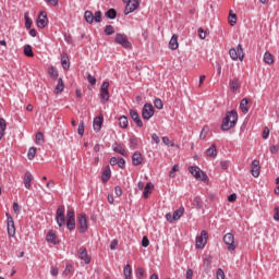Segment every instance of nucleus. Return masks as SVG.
Segmentation results:
<instances>
[{"mask_svg":"<svg viewBox=\"0 0 279 279\" xmlns=\"http://www.w3.org/2000/svg\"><path fill=\"white\" fill-rule=\"evenodd\" d=\"M208 132H210V129L208 126H204L201 131V135H199V138L202 141H206V136H208Z\"/></svg>","mask_w":279,"mask_h":279,"instance_id":"a19ab883","label":"nucleus"},{"mask_svg":"<svg viewBox=\"0 0 279 279\" xmlns=\"http://www.w3.org/2000/svg\"><path fill=\"white\" fill-rule=\"evenodd\" d=\"M198 36H199L201 40L206 39V32H204V28H202V27L198 28Z\"/></svg>","mask_w":279,"mask_h":279,"instance_id":"680f3d73","label":"nucleus"},{"mask_svg":"<svg viewBox=\"0 0 279 279\" xmlns=\"http://www.w3.org/2000/svg\"><path fill=\"white\" fill-rule=\"evenodd\" d=\"M189 171L196 180H202V182H208V175L199 169L197 166H190Z\"/></svg>","mask_w":279,"mask_h":279,"instance_id":"20e7f679","label":"nucleus"},{"mask_svg":"<svg viewBox=\"0 0 279 279\" xmlns=\"http://www.w3.org/2000/svg\"><path fill=\"white\" fill-rule=\"evenodd\" d=\"M229 24L231 25V27H234L236 25V14L232 13V11H230L229 13Z\"/></svg>","mask_w":279,"mask_h":279,"instance_id":"79ce46f5","label":"nucleus"},{"mask_svg":"<svg viewBox=\"0 0 279 279\" xmlns=\"http://www.w3.org/2000/svg\"><path fill=\"white\" fill-rule=\"evenodd\" d=\"M154 106H155V108H157V110H162V108L165 107V105L162 104V100L160 98H156L154 100Z\"/></svg>","mask_w":279,"mask_h":279,"instance_id":"49530a36","label":"nucleus"},{"mask_svg":"<svg viewBox=\"0 0 279 279\" xmlns=\"http://www.w3.org/2000/svg\"><path fill=\"white\" fill-rule=\"evenodd\" d=\"M106 19H110L111 21H114V19H117V10L116 9H109L106 13H105Z\"/></svg>","mask_w":279,"mask_h":279,"instance_id":"473e14b6","label":"nucleus"},{"mask_svg":"<svg viewBox=\"0 0 279 279\" xmlns=\"http://www.w3.org/2000/svg\"><path fill=\"white\" fill-rule=\"evenodd\" d=\"M142 117L146 121H149L154 117V105L153 104H145L142 109Z\"/></svg>","mask_w":279,"mask_h":279,"instance_id":"9d476101","label":"nucleus"},{"mask_svg":"<svg viewBox=\"0 0 279 279\" xmlns=\"http://www.w3.org/2000/svg\"><path fill=\"white\" fill-rule=\"evenodd\" d=\"M247 104H250V100L247 98H243L240 102V110L244 112V114H247V112H250Z\"/></svg>","mask_w":279,"mask_h":279,"instance_id":"cd10ccee","label":"nucleus"},{"mask_svg":"<svg viewBox=\"0 0 279 279\" xmlns=\"http://www.w3.org/2000/svg\"><path fill=\"white\" fill-rule=\"evenodd\" d=\"M87 81L89 84H92V86H95V84H97V78L93 76L90 73L87 74Z\"/></svg>","mask_w":279,"mask_h":279,"instance_id":"8fccbe9b","label":"nucleus"},{"mask_svg":"<svg viewBox=\"0 0 279 279\" xmlns=\"http://www.w3.org/2000/svg\"><path fill=\"white\" fill-rule=\"evenodd\" d=\"M32 180H34V175H32L31 172H25L24 174L25 189H32Z\"/></svg>","mask_w":279,"mask_h":279,"instance_id":"5701e85b","label":"nucleus"},{"mask_svg":"<svg viewBox=\"0 0 279 279\" xmlns=\"http://www.w3.org/2000/svg\"><path fill=\"white\" fill-rule=\"evenodd\" d=\"M229 85L232 93H236V90L241 88V82H239V77H234L233 80H230Z\"/></svg>","mask_w":279,"mask_h":279,"instance_id":"4be33fe9","label":"nucleus"},{"mask_svg":"<svg viewBox=\"0 0 279 279\" xmlns=\"http://www.w3.org/2000/svg\"><path fill=\"white\" fill-rule=\"evenodd\" d=\"M182 215H184V208L183 207L174 210V213L172 215L173 221H178V219H180L182 217Z\"/></svg>","mask_w":279,"mask_h":279,"instance_id":"f704fd0d","label":"nucleus"},{"mask_svg":"<svg viewBox=\"0 0 279 279\" xmlns=\"http://www.w3.org/2000/svg\"><path fill=\"white\" fill-rule=\"evenodd\" d=\"M24 19H25V28L31 29L33 21L29 19V12L24 13Z\"/></svg>","mask_w":279,"mask_h":279,"instance_id":"ea45409f","label":"nucleus"},{"mask_svg":"<svg viewBox=\"0 0 279 279\" xmlns=\"http://www.w3.org/2000/svg\"><path fill=\"white\" fill-rule=\"evenodd\" d=\"M119 125H120V128H123V129L128 128V117H125V116L120 117Z\"/></svg>","mask_w":279,"mask_h":279,"instance_id":"37998d69","label":"nucleus"},{"mask_svg":"<svg viewBox=\"0 0 279 279\" xmlns=\"http://www.w3.org/2000/svg\"><path fill=\"white\" fill-rule=\"evenodd\" d=\"M193 206L194 208H197V210H199L204 206V202L202 201V197L199 196L194 197Z\"/></svg>","mask_w":279,"mask_h":279,"instance_id":"2f4dec72","label":"nucleus"},{"mask_svg":"<svg viewBox=\"0 0 279 279\" xmlns=\"http://www.w3.org/2000/svg\"><path fill=\"white\" fill-rule=\"evenodd\" d=\"M229 56L231 60H241V54L234 48L229 50Z\"/></svg>","mask_w":279,"mask_h":279,"instance_id":"c9c22d12","label":"nucleus"},{"mask_svg":"<svg viewBox=\"0 0 279 279\" xmlns=\"http://www.w3.org/2000/svg\"><path fill=\"white\" fill-rule=\"evenodd\" d=\"M230 167V161H220V168L223 170V171H227V169Z\"/></svg>","mask_w":279,"mask_h":279,"instance_id":"bf43d9fd","label":"nucleus"},{"mask_svg":"<svg viewBox=\"0 0 279 279\" xmlns=\"http://www.w3.org/2000/svg\"><path fill=\"white\" fill-rule=\"evenodd\" d=\"M236 199V194L232 193L228 196V202L233 203Z\"/></svg>","mask_w":279,"mask_h":279,"instance_id":"774afa93","label":"nucleus"},{"mask_svg":"<svg viewBox=\"0 0 279 279\" xmlns=\"http://www.w3.org/2000/svg\"><path fill=\"white\" fill-rule=\"evenodd\" d=\"M24 56H26L27 58H34V50H32V46L26 45L24 47Z\"/></svg>","mask_w":279,"mask_h":279,"instance_id":"58836bf2","label":"nucleus"},{"mask_svg":"<svg viewBox=\"0 0 279 279\" xmlns=\"http://www.w3.org/2000/svg\"><path fill=\"white\" fill-rule=\"evenodd\" d=\"M77 254L78 258L81 260H84L85 265H90V256L88 255V251L86 250V247H81Z\"/></svg>","mask_w":279,"mask_h":279,"instance_id":"ddd939ff","label":"nucleus"},{"mask_svg":"<svg viewBox=\"0 0 279 279\" xmlns=\"http://www.w3.org/2000/svg\"><path fill=\"white\" fill-rule=\"evenodd\" d=\"M105 34H106V36H112V34H114V26H112V25H107L106 27H105Z\"/></svg>","mask_w":279,"mask_h":279,"instance_id":"a18cd8bd","label":"nucleus"},{"mask_svg":"<svg viewBox=\"0 0 279 279\" xmlns=\"http://www.w3.org/2000/svg\"><path fill=\"white\" fill-rule=\"evenodd\" d=\"M13 213H15V215H21V205H19V202L13 203Z\"/></svg>","mask_w":279,"mask_h":279,"instance_id":"09e8293b","label":"nucleus"},{"mask_svg":"<svg viewBox=\"0 0 279 279\" xmlns=\"http://www.w3.org/2000/svg\"><path fill=\"white\" fill-rule=\"evenodd\" d=\"M185 279H193V269L189 268L186 270Z\"/></svg>","mask_w":279,"mask_h":279,"instance_id":"0e129e2a","label":"nucleus"},{"mask_svg":"<svg viewBox=\"0 0 279 279\" xmlns=\"http://www.w3.org/2000/svg\"><path fill=\"white\" fill-rule=\"evenodd\" d=\"M251 173L253 178H258V175H260V161L256 159L252 161Z\"/></svg>","mask_w":279,"mask_h":279,"instance_id":"2eb2a0df","label":"nucleus"},{"mask_svg":"<svg viewBox=\"0 0 279 279\" xmlns=\"http://www.w3.org/2000/svg\"><path fill=\"white\" fill-rule=\"evenodd\" d=\"M61 65L64 71L71 69V61L69 60V54L66 52L61 53Z\"/></svg>","mask_w":279,"mask_h":279,"instance_id":"a211bd4d","label":"nucleus"},{"mask_svg":"<svg viewBox=\"0 0 279 279\" xmlns=\"http://www.w3.org/2000/svg\"><path fill=\"white\" fill-rule=\"evenodd\" d=\"M28 160H34L36 158V147H31L27 153Z\"/></svg>","mask_w":279,"mask_h":279,"instance_id":"c03bdc74","label":"nucleus"},{"mask_svg":"<svg viewBox=\"0 0 279 279\" xmlns=\"http://www.w3.org/2000/svg\"><path fill=\"white\" fill-rule=\"evenodd\" d=\"M117 245H119V240L117 239L112 240L110 244V250H117Z\"/></svg>","mask_w":279,"mask_h":279,"instance_id":"69168bd1","label":"nucleus"},{"mask_svg":"<svg viewBox=\"0 0 279 279\" xmlns=\"http://www.w3.org/2000/svg\"><path fill=\"white\" fill-rule=\"evenodd\" d=\"M77 230L81 234L88 232V218L86 214L77 215Z\"/></svg>","mask_w":279,"mask_h":279,"instance_id":"7ed1b4c3","label":"nucleus"},{"mask_svg":"<svg viewBox=\"0 0 279 279\" xmlns=\"http://www.w3.org/2000/svg\"><path fill=\"white\" fill-rule=\"evenodd\" d=\"M151 189H154V183L149 182L145 185L143 193L144 199H147L151 195Z\"/></svg>","mask_w":279,"mask_h":279,"instance_id":"bb28decb","label":"nucleus"},{"mask_svg":"<svg viewBox=\"0 0 279 279\" xmlns=\"http://www.w3.org/2000/svg\"><path fill=\"white\" fill-rule=\"evenodd\" d=\"M114 43H117V45H121V47H123L124 49H132V43H130L128 36H125L124 34H116Z\"/></svg>","mask_w":279,"mask_h":279,"instance_id":"423d86ee","label":"nucleus"},{"mask_svg":"<svg viewBox=\"0 0 279 279\" xmlns=\"http://www.w3.org/2000/svg\"><path fill=\"white\" fill-rule=\"evenodd\" d=\"M93 125H94L95 132H99V130H101V125H104V116L94 118Z\"/></svg>","mask_w":279,"mask_h":279,"instance_id":"412c9836","label":"nucleus"},{"mask_svg":"<svg viewBox=\"0 0 279 279\" xmlns=\"http://www.w3.org/2000/svg\"><path fill=\"white\" fill-rule=\"evenodd\" d=\"M274 219H275V221H279V207H275Z\"/></svg>","mask_w":279,"mask_h":279,"instance_id":"338daca9","label":"nucleus"},{"mask_svg":"<svg viewBox=\"0 0 279 279\" xmlns=\"http://www.w3.org/2000/svg\"><path fill=\"white\" fill-rule=\"evenodd\" d=\"M64 90V81L62 80V77L58 78V84L54 87V93L56 95H60V93H62Z\"/></svg>","mask_w":279,"mask_h":279,"instance_id":"c85d7f7f","label":"nucleus"},{"mask_svg":"<svg viewBox=\"0 0 279 279\" xmlns=\"http://www.w3.org/2000/svg\"><path fill=\"white\" fill-rule=\"evenodd\" d=\"M110 178H112V171L110 170V166H107L101 173L102 184H106V182H108V180H110Z\"/></svg>","mask_w":279,"mask_h":279,"instance_id":"aec40b11","label":"nucleus"},{"mask_svg":"<svg viewBox=\"0 0 279 279\" xmlns=\"http://www.w3.org/2000/svg\"><path fill=\"white\" fill-rule=\"evenodd\" d=\"M48 23H49V20L47 19V12L41 11L38 14V17H37V21H36L37 27H39V29H45V27H47Z\"/></svg>","mask_w":279,"mask_h":279,"instance_id":"9b49d317","label":"nucleus"},{"mask_svg":"<svg viewBox=\"0 0 279 279\" xmlns=\"http://www.w3.org/2000/svg\"><path fill=\"white\" fill-rule=\"evenodd\" d=\"M74 271L73 265L68 264L63 270V276H73Z\"/></svg>","mask_w":279,"mask_h":279,"instance_id":"e433bc0d","label":"nucleus"},{"mask_svg":"<svg viewBox=\"0 0 279 279\" xmlns=\"http://www.w3.org/2000/svg\"><path fill=\"white\" fill-rule=\"evenodd\" d=\"M208 243V232L206 230L201 231V234L196 236V250H204Z\"/></svg>","mask_w":279,"mask_h":279,"instance_id":"6e6552de","label":"nucleus"},{"mask_svg":"<svg viewBox=\"0 0 279 279\" xmlns=\"http://www.w3.org/2000/svg\"><path fill=\"white\" fill-rule=\"evenodd\" d=\"M180 47V44H178V35H172L170 41H169V49L172 51H175Z\"/></svg>","mask_w":279,"mask_h":279,"instance_id":"b1692460","label":"nucleus"},{"mask_svg":"<svg viewBox=\"0 0 279 279\" xmlns=\"http://www.w3.org/2000/svg\"><path fill=\"white\" fill-rule=\"evenodd\" d=\"M123 275L125 279H132V266L130 264H128L124 268H123Z\"/></svg>","mask_w":279,"mask_h":279,"instance_id":"7c9ffc66","label":"nucleus"},{"mask_svg":"<svg viewBox=\"0 0 279 279\" xmlns=\"http://www.w3.org/2000/svg\"><path fill=\"white\" fill-rule=\"evenodd\" d=\"M95 23H101V11H96L94 14Z\"/></svg>","mask_w":279,"mask_h":279,"instance_id":"3c124183","label":"nucleus"},{"mask_svg":"<svg viewBox=\"0 0 279 279\" xmlns=\"http://www.w3.org/2000/svg\"><path fill=\"white\" fill-rule=\"evenodd\" d=\"M262 136H263V138L264 140H267V138H269V128H264V131H263V133H262Z\"/></svg>","mask_w":279,"mask_h":279,"instance_id":"e2e57ef3","label":"nucleus"},{"mask_svg":"<svg viewBox=\"0 0 279 279\" xmlns=\"http://www.w3.org/2000/svg\"><path fill=\"white\" fill-rule=\"evenodd\" d=\"M217 279H226V274L221 268H219L216 272Z\"/></svg>","mask_w":279,"mask_h":279,"instance_id":"6e6d98bb","label":"nucleus"},{"mask_svg":"<svg viewBox=\"0 0 279 279\" xmlns=\"http://www.w3.org/2000/svg\"><path fill=\"white\" fill-rule=\"evenodd\" d=\"M7 230L10 239L16 234V227H14V218L7 214Z\"/></svg>","mask_w":279,"mask_h":279,"instance_id":"1a4fd4ad","label":"nucleus"},{"mask_svg":"<svg viewBox=\"0 0 279 279\" xmlns=\"http://www.w3.org/2000/svg\"><path fill=\"white\" fill-rule=\"evenodd\" d=\"M56 221L59 228H64V226H66L68 230H70V232H73V230H75V210L68 209L65 217L64 206H59L56 211Z\"/></svg>","mask_w":279,"mask_h":279,"instance_id":"f257e3e1","label":"nucleus"},{"mask_svg":"<svg viewBox=\"0 0 279 279\" xmlns=\"http://www.w3.org/2000/svg\"><path fill=\"white\" fill-rule=\"evenodd\" d=\"M142 246L143 247H149V238L147 235H144L142 239Z\"/></svg>","mask_w":279,"mask_h":279,"instance_id":"4d7b16f0","label":"nucleus"},{"mask_svg":"<svg viewBox=\"0 0 279 279\" xmlns=\"http://www.w3.org/2000/svg\"><path fill=\"white\" fill-rule=\"evenodd\" d=\"M206 156H208V158H217V146L215 144L207 148Z\"/></svg>","mask_w":279,"mask_h":279,"instance_id":"a878e982","label":"nucleus"},{"mask_svg":"<svg viewBox=\"0 0 279 279\" xmlns=\"http://www.w3.org/2000/svg\"><path fill=\"white\" fill-rule=\"evenodd\" d=\"M48 73L52 80H58V70L53 65L48 69Z\"/></svg>","mask_w":279,"mask_h":279,"instance_id":"4c0bfd02","label":"nucleus"},{"mask_svg":"<svg viewBox=\"0 0 279 279\" xmlns=\"http://www.w3.org/2000/svg\"><path fill=\"white\" fill-rule=\"evenodd\" d=\"M236 121H239V113H236V110L228 111L222 120L221 130H223V132L232 130V128L236 125Z\"/></svg>","mask_w":279,"mask_h":279,"instance_id":"f03ea898","label":"nucleus"},{"mask_svg":"<svg viewBox=\"0 0 279 279\" xmlns=\"http://www.w3.org/2000/svg\"><path fill=\"white\" fill-rule=\"evenodd\" d=\"M46 241L48 243H52V245H59L60 240H58V235H56V231L49 230L46 235Z\"/></svg>","mask_w":279,"mask_h":279,"instance_id":"f3484780","label":"nucleus"},{"mask_svg":"<svg viewBox=\"0 0 279 279\" xmlns=\"http://www.w3.org/2000/svg\"><path fill=\"white\" fill-rule=\"evenodd\" d=\"M110 88V83L102 82L100 87V101L101 104H108L110 101V92L108 90Z\"/></svg>","mask_w":279,"mask_h":279,"instance_id":"39448f33","label":"nucleus"},{"mask_svg":"<svg viewBox=\"0 0 279 279\" xmlns=\"http://www.w3.org/2000/svg\"><path fill=\"white\" fill-rule=\"evenodd\" d=\"M179 170H180V167H179L178 165H174V166L172 167V169L170 170L169 175H170L171 178H175V172L179 171Z\"/></svg>","mask_w":279,"mask_h":279,"instance_id":"603ef678","label":"nucleus"},{"mask_svg":"<svg viewBox=\"0 0 279 279\" xmlns=\"http://www.w3.org/2000/svg\"><path fill=\"white\" fill-rule=\"evenodd\" d=\"M84 19L89 25H93V23L95 22V15L92 11H85Z\"/></svg>","mask_w":279,"mask_h":279,"instance_id":"c756f323","label":"nucleus"},{"mask_svg":"<svg viewBox=\"0 0 279 279\" xmlns=\"http://www.w3.org/2000/svg\"><path fill=\"white\" fill-rule=\"evenodd\" d=\"M264 62L266 64H274V54H271L269 51H266L264 53Z\"/></svg>","mask_w":279,"mask_h":279,"instance_id":"72a5a7b5","label":"nucleus"},{"mask_svg":"<svg viewBox=\"0 0 279 279\" xmlns=\"http://www.w3.org/2000/svg\"><path fill=\"white\" fill-rule=\"evenodd\" d=\"M8 128V122H5V119L0 118V141H2L3 136H5V130Z\"/></svg>","mask_w":279,"mask_h":279,"instance_id":"393cba45","label":"nucleus"},{"mask_svg":"<svg viewBox=\"0 0 279 279\" xmlns=\"http://www.w3.org/2000/svg\"><path fill=\"white\" fill-rule=\"evenodd\" d=\"M132 165L134 167H138V165H143V155L141 151H135L132 156Z\"/></svg>","mask_w":279,"mask_h":279,"instance_id":"6ab92c4d","label":"nucleus"},{"mask_svg":"<svg viewBox=\"0 0 279 279\" xmlns=\"http://www.w3.org/2000/svg\"><path fill=\"white\" fill-rule=\"evenodd\" d=\"M225 245L229 252H234L236 250V243L234 242V234L226 233L222 238Z\"/></svg>","mask_w":279,"mask_h":279,"instance_id":"0eeeda50","label":"nucleus"},{"mask_svg":"<svg viewBox=\"0 0 279 279\" xmlns=\"http://www.w3.org/2000/svg\"><path fill=\"white\" fill-rule=\"evenodd\" d=\"M77 134L84 136V121H81L77 129Z\"/></svg>","mask_w":279,"mask_h":279,"instance_id":"5fc2aeb1","label":"nucleus"},{"mask_svg":"<svg viewBox=\"0 0 279 279\" xmlns=\"http://www.w3.org/2000/svg\"><path fill=\"white\" fill-rule=\"evenodd\" d=\"M130 117L134 121L137 128H143V120H141V116H138V111L131 109Z\"/></svg>","mask_w":279,"mask_h":279,"instance_id":"dca6fc26","label":"nucleus"},{"mask_svg":"<svg viewBox=\"0 0 279 279\" xmlns=\"http://www.w3.org/2000/svg\"><path fill=\"white\" fill-rule=\"evenodd\" d=\"M210 265H213V259L210 258V256H208L204 259V266L206 267V269H210Z\"/></svg>","mask_w":279,"mask_h":279,"instance_id":"864d4df0","label":"nucleus"},{"mask_svg":"<svg viewBox=\"0 0 279 279\" xmlns=\"http://www.w3.org/2000/svg\"><path fill=\"white\" fill-rule=\"evenodd\" d=\"M235 51L240 54V60L243 62L244 53H243V46L241 44L238 45Z\"/></svg>","mask_w":279,"mask_h":279,"instance_id":"de8ad7c7","label":"nucleus"},{"mask_svg":"<svg viewBox=\"0 0 279 279\" xmlns=\"http://www.w3.org/2000/svg\"><path fill=\"white\" fill-rule=\"evenodd\" d=\"M114 194L117 195V197H121L123 195V190L121 189V186L117 185L114 187Z\"/></svg>","mask_w":279,"mask_h":279,"instance_id":"052dcab7","label":"nucleus"},{"mask_svg":"<svg viewBox=\"0 0 279 279\" xmlns=\"http://www.w3.org/2000/svg\"><path fill=\"white\" fill-rule=\"evenodd\" d=\"M112 149L116 154H119L120 156H124V158H128V151L125 150V146H123L119 142H116L112 145Z\"/></svg>","mask_w":279,"mask_h":279,"instance_id":"4468645a","label":"nucleus"},{"mask_svg":"<svg viewBox=\"0 0 279 279\" xmlns=\"http://www.w3.org/2000/svg\"><path fill=\"white\" fill-rule=\"evenodd\" d=\"M117 165L120 169H125V159L123 157L119 158Z\"/></svg>","mask_w":279,"mask_h":279,"instance_id":"13d9d810","label":"nucleus"},{"mask_svg":"<svg viewBox=\"0 0 279 279\" xmlns=\"http://www.w3.org/2000/svg\"><path fill=\"white\" fill-rule=\"evenodd\" d=\"M141 3L138 0H131L124 9V14L128 16V14H132V12H135V10H138Z\"/></svg>","mask_w":279,"mask_h":279,"instance_id":"f8f14e48","label":"nucleus"}]
</instances>
